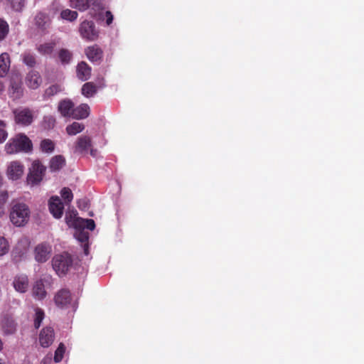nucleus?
I'll list each match as a JSON object with an SVG mask.
<instances>
[{
    "label": "nucleus",
    "instance_id": "obj_40",
    "mask_svg": "<svg viewBox=\"0 0 364 364\" xmlns=\"http://www.w3.org/2000/svg\"><path fill=\"white\" fill-rule=\"evenodd\" d=\"M60 195L65 203H70L73 200V194L69 188H63L60 191Z\"/></svg>",
    "mask_w": 364,
    "mask_h": 364
},
{
    "label": "nucleus",
    "instance_id": "obj_26",
    "mask_svg": "<svg viewBox=\"0 0 364 364\" xmlns=\"http://www.w3.org/2000/svg\"><path fill=\"white\" fill-rule=\"evenodd\" d=\"M55 46L56 43L54 41L47 42L40 44L36 49L38 53L43 55H51Z\"/></svg>",
    "mask_w": 364,
    "mask_h": 364
},
{
    "label": "nucleus",
    "instance_id": "obj_11",
    "mask_svg": "<svg viewBox=\"0 0 364 364\" xmlns=\"http://www.w3.org/2000/svg\"><path fill=\"white\" fill-rule=\"evenodd\" d=\"M51 246L46 243L38 245L35 248V259L38 262H46L51 253Z\"/></svg>",
    "mask_w": 364,
    "mask_h": 364
},
{
    "label": "nucleus",
    "instance_id": "obj_46",
    "mask_svg": "<svg viewBox=\"0 0 364 364\" xmlns=\"http://www.w3.org/2000/svg\"><path fill=\"white\" fill-rule=\"evenodd\" d=\"M9 194L6 191H0V205H4L7 201Z\"/></svg>",
    "mask_w": 364,
    "mask_h": 364
},
{
    "label": "nucleus",
    "instance_id": "obj_32",
    "mask_svg": "<svg viewBox=\"0 0 364 364\" xmlns=\"http://www.w3.org/2000/svg\"><path fill=\"white\" fill-rule=\"evenodd\" d=\"M89 8L93 11L92 15L95 16L97 13L105 9V4L102 0H90Z\"/></svg>",
    "mask_w": 364,
    "mask_h": 364
},
{
    "label": "nucleus",
    "instance_id": "obj_39",
    "mask_svg": "<svg viewBox=\"0 0 364 364\" xmlns=\"http://www.w3.org/2000/svg\"><path fill=\"white\" fill-rule=\"evenodd\" d=\"M65 351V347L63 343H60L55 352L54 361L59 363L62 360Z\"/></svg>",
    "mask_w": 364,
    "mask_h": 364
},
{
    "label": "nucleus",
    "instance_id": "obj_49",
    "mask_svg": "<svg viewBox=\"0 0 364 364\" xmlns=\"http://www.w3.org/2000/svg\"><path fill=\"white\" fill-rule=\"evenodd\" d=\"M4 205H0V218L4 215Z\"/></svg>",
    "mask_w": 364,
    "mask_h": 364
},
{
    "label": "nucleus",
    "instance_id": "obj_34",
    "mask_svg": "<svg viewBox=\"0 0 364 364\" xmlns=\"http://www.w3.org/2000/svg\"><path fill=\"white\" fill-rule=\"evenodd\" d=\"M45 314L43 309L36 308L35 309V318H34V327L36 329L39 328L41 325L43 320L44 319Z\"/></svg>",
    "mask_w": 364,
    "mask_h": 364
},
{
    "label": "nucleus",
    "instance_id": "obj_43",
    "mask_svg": "<svg viewBox=\"0 0 364 364\" xmlns=\"http://www.w3.org/2000/svg\"><path fill=\"white\" fill-rule=\"evenodd\" d=\"M7 137L6 123L5 121L0 119V144L4 142Z\"/></svg>",
    "mask_w": 364,
    "mask_h": 364
},
{
    "label": "nucleus",
    "instance_id": "obj_41",
    "mask_svg": "<svg viewBox=\"0 0 364 364\" xmlns=\"http://www.w3.org/2000/svg\"><path fill=\"white\" fill-rule=\"evenodd\" d=\"M9 242L4 237L0 236V257L5 255L9 252Z\"/></svg>",
    "mask_w": 364,
    "mask_h": 364
},
{
    "label": "nucleus",
    "instance_id": "obj_38",
    "mask_svg": "<svg viewBox=\"0 0 364 364\" xmlns=\"http://www.w3.org/2000/svg\"><path fill=\"white\" fill-rule=\"evenodd\" d=\"M13 10L20 12L26 4V0H6Z\"/></svg>",
    "mask_w": 364,
    "mask_h": 364
},
{
    "label": "nucleus",
    "instance_id": "obj_22",
    "mask_svg": "<svg viewBox=\"0 0 364 364\" xmlns=\"http://www.w3.org/2000/svg\"><path fill=\"white\" fill-rule=\"evenodd\" d=\"M35 25L41 30H46L50 22L48 15L44 12L39 11L34 18Z\"/></svg>",
    "mask_w": 364,
    "mask_h": 364
},
{
    "label": "nucleus",
    "instance_id": "obj_16",
    "mask_svg": "<svg viewBox=\"0 0 364 364\" xmlns=\"http://www.w3.org/2000/svg\"><path fill=\"white\" fill-rule=\"evenodd\" d=\"M45 282L44 279H39L35 282L32 289V294L36 299L43 300L46 298L47 292L45 289Z\"/></svg>",
    "mask_w": 364,
    "mask_h": 364
},
{
    "label": "nucleus",
    "instance_id": "obj_51",
    "mask_svg": "<svg viewBox=\"0 0 364 364\" xmlns=\"http://www.w3.org/2000/svg\"><path fill=\"white\" fill-rule=\"evenodd\" d=\"M3 349V342L1 339L0 338V351Z\"/></svg>",
    "mask_w": 364,
    "mask_h": 364
},
{
    "label": "nucleus",
    "instance_id": "obj_36",
    "mask_svg": "<svg viewBox=\"0 0 364 364\" xmlns=\"http://www.w3.org/2000/svg\"><path fill=\"white\" fill-rule=\"evenodd\" d=\"M60 16L63 19H65V20H68L70 21H73L77 19V18L78 16V14L75 11H72L70 9H65L61 11Z\"/></svg>",
    "mask_w": 364,
    "mask_h": 364
},
{
    "label": "nucleus",
    "instance_id": "obj_8",
    "mask_svg": "<svg viewBox=\"0 0 364 364\" xmlns=\"http://www.w3.org/2000/svg\"><path fill=\"white\" fill-rule=\"evenodd\" d=\"M103 50L97 44L88 46L85 49V54L90 61L100 64L103 59Z\"/></svg>",
    "mask_w": 364,
    "mask_h": 364
},
{
    "label": "nucleus",
    "instance_id": "obj_30",
    "mask_svg": "<svg viewBox=\"0 0 364 364\" xmlns=\"http://www.w3.org/2000/svg\"><path fill=\"white\" fill-rule=\"evenodd\" d=\"M97 86L93 82H86L82 87V94L86 97H91L97 92Z\"/></svg>",
    "mask_w": 364,
    "mask_h": 364
},
{
    "label": "nucleus",
    "instance_id": "obj_27",
    "mask_svg": "<svg viewBox=\"0 0 364 364\" xmlns=\"http://www.w3.org/2000/svg\"><path fill=\"white\" fill-rule=\"evenodd\" d=\"M63 90L61 86L58 84H54L48 87L44 91V93L43 95V100H47L54 95L58 94Z\"/></svg>",
    "mask_w": 364,
    "mask_h": 364
},
{
    "label": "nucleus",
    "instance_id": "obj_52",
    "mask_svg": "<svg viewBox=\"0 0 364 364\" xmlns=\"http://www.w3.org/2000/svg\"><path fill=\"white\" fill-rule=\"evenodd\" d=\"M2 181H3V178H2L1 175L0 174V186L2 183Z\"/></svg>",
    "mask_w": 364,
    "mask_h": 364
},
{
    "label": "nucleus",
    "instance_id": "obj_54",
    "mask_svg": "<svg viewBox=\"0 0 364 364\" xmlns=\"http://www.w3.org/2000/svg\"><path fill=\"white\" fill-rule=\"evenodd\" d=\"M0 364H4V363L1 362V360H0Z\"/></svg>",
    "mask_w": 364,
    "mask_h": 364
},
{
    "label": "nucleus",
    "instance_id": "obj_14",
    "mask_svg": "<svg viewBox=\"0 0 364 364\" xmlns=\"http://www.w3.org/2000/svg\"><path fill=\"white\" fill-rule=\"evenodd\" d=\"M68 226L73 227L76 230H83L87 229L90 230H93L95 228V221L92 219H75L74 222L69 220Z\"/></svg>",
    "mask_w": 364,
    "mask_h": 364
},
{
    "label": "nucleus",
    "instance_id": "obj_17",
    "mask_svg": "<svg viewBox=\"0 0 364 364\" xmlns=\"http://www.w3.org/2000/svg\"><path fill=\"white\" fill-rule=\"evenodd\" d=\"M42 82L41 77L36 70H31L26 75V84L33 90H36L41 85Z\"/></svg>",
    "mask_w": 364,
    "mask_h": 364
},
{
    "label": "nucleus",
    "instance_id": "obj_35",
    "mask_svg": "<svg viewBox=\"0 0 364 364\" xmlns=\"http://www.w3.org/2000/svg\"><path fill=\"white\" fill-rule=\"evenodd\" d=\"M9 32V23L4 18H0V41H4L6 38Z\"/></svg>",
    "mask_w": 364,
    "mask_h": 364
},
{
    "label": "nucleus",
    "instance_id": "obj_44",
    "mask_svg": "<svg viewBox=\"0 0 364 364\" xmlns=\"http://www.w3.org/2000/svg\"><path fill=\"white\" fill-rule=\"evenodd\" d=\"M78 232L76 233L77 238L81 242H87L88 241V234L85 232L83 230H78Z\"/></svg>",
    "mask_w": 364,
    "mask_h": 364
},
{
    "label": "nucleus",
    "instance_id": "obj_31",
    "mask_svg": "<svg viewBox=\"0 0 364 364\" xmlns=\"http://www.w3.org/2000/svg\"><path fill=\"white\" fill-rule=\"evenodd\" d=\"M72 53L66 48H61L58 51V58L63 65L69 64L72 60Z\"/></svg>",
    "mask_w": 364,
    "mask_h": 364
},
{
    "label": "nucleus",
    "instance_id": "obj_48",
    "mask_svg": "<svg viewBox=\"0 0 364 364\" xmlns=\"http://www.w3.org/2000/svg\"><path fill=\"white\" fill-rule=\"evenodd\" d=\"M105 17H106V23L107 26H109L112 21H113V15L109 11H107L105 13Z\"/></svg>",
    "mask_w": 364,
    "mask_h": 364
},
{
    "label": "nucleus",
    "instance_id": "obj_2",
    "mask_svg": "<svg viewBox=\"0 0 364 364\" xmlns=\"http://www.w3.org/2000/svg\"><path fill=\"white\" fill-rule=\"evenodd\" d=\"M31 211L23 203H14L10 211V220L16 227L24 226L29 220Z\"/></svg>",
    "mask_w": 364,
    "mask_h": 364
},
{
    "label": "nucleus",
    "instance_id": "obj_53",
    "mask_svg": "<svg viewBox=\"0 0 364 364\" xmlns=\"http://www.w3.org/2000/svg\"><path fill=\"white\" fill-rule=\"evenodd\" d=\"M75 0H70V1L74 4Z\"/></svg>",
    "mask_w": 364,
    "mask_h": 364
},
{
    "label": "nucleus",
    "instance_id": "obj_4",
    "mask_svg": "<svg viewBox=\"0 0 364 364\" xmlns=\"http://www.w3.org/2000/svg\"><path fill=\"white\" fill-rule=\"evenodd\" d=\"M52 265L58 276H64L73 265V258L68 252L56 255L53 258Z\"/></svg>",
    "mask_w": 364,
    "mask_h": 364
},
{
    "label": "nucleus",
    "instance_id": "obj_12",
    "mask_svg": "<svg viewBox=\"0 0 364 364\" xmlns=\"http://www.w3.org/2000/svg\"><path fill=\"white\" fill-rule=\"evenodd\" d=\"M49 210L55 218H60L63 213L64 205L58 196H52L48 203Z\"/></svg>",
    "mask_w": 364,
    "mask_h": 364
},
{
    "label": "nucleus",
    "instance_id": "obj_1",
    "mask_svg": "<svg viewBox=\"0 0 364 364\" xmlns=\"http://www.w3.org/2000/svg\"><path fill=\"white\" fill-rule=\"evenodd\" d=\"M32 150L33 143L23 133L16 134L5 145V151L8 154L30 153Z\"/></svg>",
    "mask_w": 364,
    "mask_h": 364
},
{
    "label": "nucleus",
    "instance_id": "obj_20",
    "mask_svg": "<svg viewBox=\"0 0 364 364\" xmlns=\"http://www.w3.org/2000/svg\"><path fill=\"white\" fill-rule=\"evenodd\" d=\"M74 107L73 102L70 100H61L58 107L59 112L63 117H72Z\"/></svg>",
    "mask_w": 364,
    "mask_h": 364
},
{
    "label": "nucleus",
    "instance_id": "obj_24",
    "mask_svg": "<svg viewBox=\"0 0 364 364\" xmlns=\"http://www.w3.org/2000/svg\"><path fill=\"white\" fill-rule=\"evenodd\" d=\"M10 56L7 53L0 55V77H4L10 68Z\"/></svg>",
    "mask_w": 364,
    "mask_h": 364
},
{
    "label": "nucleus",
    "instance_id": "obj_23",
    "mask_svg": "<svg viewBox=\"0 0 364 364\" xmlns=\"http://www.w3.org/2000/svg\"><path fill=\"white\" fill-rule=\"evenodd\" d=\"M90 107L87 104H81L73 110L72 117L76 119H82L90 115Z\"/></svg>",
    "mask_w": 364,
    "mask_h": 364
},
{
    "label": "nucleus",
    "instance_id": "obj_37",
    "mask_svg": "<svg viewBox=\"0 0 364 364\" xmlns=\"http://www.w3.org/2000/svg\"><path fill=\"white\" fill-rule=\"evenodd\" d=\"M55 118L52 115H46L43 117L42 125L46 129H51L55 125Z\"/></svg>",
    "mask_w": 364,
    "mask_h": 364
},
{
    "label": "nucleus",
    "instance_id": "obj_13",
    "mask_svg": "<svg viewBox=\"0 0 364 364\" xmlns=\"http://www.w3.org/2000/svg\"><path fill=\"white\" fill-rule=\"evenodd\" d=\"M24 171L23 165L18 161H11L7 168V176L11 180H17L21 177Z\"/></svg>",
    "mask_w": 364,
    "mask_h": 364
},
{
    "label": "nucleus",
    "instance_id": "obj_19",
    "mask_svg": "<svg viewBox=\"0 0 364 364\" xmlns=\"http://www.w3.org/2000/svg\"><path fill=\"white\" fill-rule=\"evenodd\" d=\"M1 327L5 334H13L16 331V323L14 318L9 316H6L1 321Z\"/></svg>",
    "mask_w": 364,
    "mask_h": 364
},
{
    "label": "nucleus",
    "instance_id": "obj_42",
    "mask_svg": "<svg viewBox=\"0 0 364 364\" xmlns=\"http://www.w3.org/2000/svg\"><path fill=\"white\" fill-rule=\"evenodd\" d=\"M90 0H75L74 7L80 11H86L89 9Z\"/></svg>",
    "mask_w": 364,
    "mask_h": 364
},
{
    "label": "nucleus",
    "instance_id": "obj_28",
    "mask_svg": "<svg viewBox=\"0 0 364 364\" xmlns=\"http://www.w3.org/2000/svg\"><path fill=\"white\" fill-rule=\"evenodd\" d=\"M85 129L82 123L74 122L66 127V132L68 135L73 136L82 132Z\"/></svg>",
    "mask_w": 364,
    "mask_h": 364
},
{
    "label": "nucleus",
    "instance_id": "obj_15",
    "mask_svg": "<svg viewBox=\"0 0 364 364\" xmlns=\"http://www.w3.org/2000/svg\"><path fill=\"white\" fill-rule=\"evenodd\" d=\"M9 93L10 97L14 100H18L23 96V89L21 80H15L14 79H12L11 80Z\"/></svg>",
    "mask_w": 364,
    "mask_h": 364
},
{
    "label": "nucleus",
    "instance_id": "obj_50",
    "mask_svg": "<svg viewBox=\"0 0 364 364\" xmlns=\"http://www.w3.org/2000/svg\"><path fill=\"white\" fill-rule=\"evenodd\" d=\"M4 90V84L0 81V93Z\"/></svg>",
    "mask_w": 364,
    "mask_h": 364
},
{
    "label": "nucleus",
    "instance_id": "obj_33",
    "mask_svg": "<svg viewBox=\"0 0 364 364\" xmlns=\"http://www.w3.org/2000/svg\"><path fill=\"white\" fill-rule=\"evenodd\" d=\"M40 148L43 152L51 153L55 149V144L52 140L45 139L41 141Z\"/></svg>",
    "mask_w": 364,
    "mask_h": 364
},
{
    "label": "nucleus",
    "instance_id": "obj_21",
    "mask_svg": "<svg viewBox=\"0 0 364 364\" xmlns=\"http://www.w3.org/2000/svg\"><path fill=\"white\" fill-rule=\"evenodd\" d=\"M91 75V68L84 61L80 62L77 65V76L82 81H85Z\"/></svg>",
    "mask_w": 364,
    "mask_h": 364
},
{
    "label": "nucleus",
    "instance_id": "obj_47",
    "mask_svg": "<svg viewBox=\"0 0 364 364\" xmlns=\"http://www.w3.org/2000/svg\"><path fill=\"white\" fill-rule=\"evenodd\" d=\"M77 203V207L81 210H86L88 208V201L86 198L79 200Z\"/></svg>",
    "mask_w": 364,
    "mask_h": 364
},
{
    "label": "nucleus",
    "instance_id": "obj_9",
    "mask_svg": "<svg viewBox=\"0 0 364 364\" xmlns=\"http://www.w3.org/2000/svg\"><path fill=\"white\" fill-rule=\"evenodd\" d=\"M72 300L70 291L68 289H60L54 296L55 305L59 308L66 307Z\"/></svg>",
    "mask_w": 364,
    "mask_h": 364
},
{
    "label": "nucleus",
    "instance_id": "obj_18",
    "mask_svg": "<svg viewBox=\"0 0 364 364\" xmlns=\"http://www.w3.org/2000/svg\"><path fill=\"white\" fill-rule=\"evenodd\" d=\"M28 278L26 274L17 275L14 279L13 286L20 293H25L28 290Z\"/></svg>",
    "mask_w": 364,
    "mask_h": 364
},
{
    "label": "nucleus",
    "instance_id": "obj_7",
    "mask_svg": "<svg viewBox=\"0 0 364 364\" xmlns=\"http://www.w3.org/2000/svg\"><path fill=\"white\" fill-rule=\"evenodd\" d=\"M92 139L88 136H81L77 138L75 144V153L79 154H86L88 151H90V154L93 156H95L96 150L92 149Z\"/></svg>",
    "mask_w": 364,
    "mask_h": 364
},
{
    "label": "nucleus",
    "instance_id": "obj_5",
    "mask_svg": "<svg viewBox=\"0 0 364 364\" xmlns=\"http://www.w3.org/2000/svg\"><path fill=\"white\" fill-rule=\"evenodd\" d=\"M12 113L15 123L22 127L30 126L35 119L33 110L27 107L16 108Z\"/></svg>",
    "mask_w": 364,
    "mask_h": 364
},
{
    "label": "nucleus",
    "instance_id": "obj_45",
    "mask_svg": "<svg viewBox=\"0 0 364 364\" xmlns=\"http://www.w3.org/2000/svg\"><path fill=\"white\" fill-rule=\"evenodd\" d=\"M77 213L76 210H73V211L70 212L69 213H67L65 215L66 223L68 225V221H69V220L74 222V220L75 219H81V218L77 217Z\"/></svg>",
    "mask_w": 364,
    "mask_h": 364
},
{
    "label": "nucleus",
    "instance_id": "obj_6",
    "mask_svg": "<svg viewBox=\"0 0 364 364\" xmlns=\"http://www.w3.org/2000/svg\"><path fill=\"white\" fill-rule=\"evenodd\" d=\"M78 31L81 38L87 41H95L99 38L100 31L92 21L81 22Z\"/></svg>",
    "mask_w": 364,
    "mask_h": 364
},
{
    "label": "nucleus",
    "instance_id": "obj_29",
    "mask_svg": "<svg viewBox=\"0 0 364 364\" xmlns=\"http://www.w3.org/2000/svg\"><path fill=\"white\" fill-rule=\"evenodd\" d=\"M23 63L30 68H33L36 65V58L34 53L31 51H25L21 55Z\"/></svg>",
    "mask_w": 364,
    "mask_h": 364
},
{
    "label": "nucleus",
    "instance_id": "obj_10",
    "mask_svg": "<svg viewBox=\"0 0 364 364\" xmlns=\"http://www.w3.org/2000/svg\"><path fill=\"white\" fill-rule=\"evenodd\" d=\"M55 338L54 330L52 327L43 328L39 333V343L43 348H48L53 342Z\"/></svg>",
    "mask_w": 364,
    "mask_h": 364
},
{
    "label": "nucleus",
    "instance_id": "obj_25",
    "mask_svg": "<svg viewBox=\"0 0 364 364\" xmlns=\"http://www.w3.org/2000/svg\"><path fill=\"white\" fill-rule=\"evenodd\" d=\"M65 165V159L62 155H56L51 158L49 168L51 171H58Z\"/></svg>",
    "mask_w": 364,
    "mask_h": 364
},
{
    "label": "nucleus",
    "instance_id": "obj_3",
    "mask_svg": "<svg viewBox=\"0 0 364 364\" xmlns=\"http://www.w3.org/2000/svg\"><path fill=\"white\" fill-rule=\"evenodd\" d=\"M46 172V167L39 161L35 160L29 168L26 181L31 186L38 185L43 179Z\"/></svg>",
    "mask_w": 364,
    "mask_h": 364
}]
</instances>
